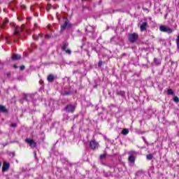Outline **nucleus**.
I'll list each match as a JSON object with an SVG mask.
<instances>
[{
  "label": "nucleus",
  "instance_id": "obj_12",
  "mask_svg": "<svg viewBox=\"0 0 179 179\" xmlns=\"http://www.w3.org/2000/svg\"><path fill=\"white\" fill-rule=\"evenodd\" d=\"M0 111L1 113H8V109L3 106H0Z\"/></svg>",
  "mask_w": 179,
  "mask_h": 179
},
{
  "label": "nucleus",
  "instance_id": "obj_4",
  "mask_svg": "<svg viewBox=\"0 0 179 179\" xmlns=\"http://www.w3.org/2000/svg\"><path fill=\"white\" fill-rule=\"evenodd\" d=\"M136 40H138V34H131L129 35V41H130V43H135Z\"/></svg>",
  "mask_w": 179,
  "mask_h": 179
},
{
  "label": "nucleus",
  "instance_id": "obj_21",
  "mask_svg": "<svg viewBox=\"0 0 179 179\" xmlns=\"http://www.w3.org/2000/svg\"><path fill=\"white\" fill-rule=\"evenodd\" d=\"M3 24H6L7 23H9V20H6L3 22Z\"/></svg>",
  "mask_w": 179,
  "mask_h": 179
},
{
  "label": "nucleus",
  "instance_id": "obj_11",
  "mask_svg": "<svg viewBox=\"0 0 179 179\" xmlns=\"http://www.w3.org/2000/svg\"><path fill=\"white\" fill-rule=\"evenodd\" d=\"M9 169V164L8 162H3V171H6Z\"/></svg>",
  "mask_w": 179,
  "mask_h": 179
},
{
  "label": "nucleus",
  "instance_id": "obj_23",
  "mask_svg": "<svg viewBox=\"0 0 179 179\" xmlns=\"http://www.w3.org/2000/svg\"><path fill=\"white\" fill-rule=\"evenodd\" d=\"M154 61H155V64H160V62H157V58H155Z\"/></svg>",
  "mask_w": 179,
  "mask_h": 179
},
{
  "label": "nucleus",
  "instance_id": "obj_2",
  "mask_svg": "<svg viewBox=\"0 0 179 179\" xmlns=\"http://www.w3.org/2000/svg\"><path fill=\"white\" fill-rule=\"evenodd\" d=\"M72 27V24H70L69 20H65L63 24L61 25V30H65V29H69Z\"/></svg>",
  "mask_w": 179,
  "mask_h": 179
},
{
  "label": "nucleus",
  "instance_id": "obj_30",
  "mask_svg": "<svg viewBox=\"0 0 179 179\" xmlns=\"http://www.w3.org/2000/svg\"><path fill=\"white\" fill-rule=\"evenodd\" d=\"M1 166H2V163L0 162V168H1Z\"/></svg>",
  "mask_w": 179,
  "mask_h": 179
},
{
  "label": "nucleus",
  "instance_id": "obj_16",
  "mask_svg": "<svg viewBox=\"0 0 179 179\" xmlns=\"http://www.w3.org/2000/svg\"><path fill=\"white\" fill-rule=\"evenodd\" d=\"M173 101H175V103H178L179 102L178 96H174L173 97Z\"/></svg>",
  "mask_w": 179,
  "mask_h": 179
},
{
  "label": "nucleus",
  "instance_id": "obj_9",
  "mask_svg": "<svg viewBox=\"0 0 179 179\" xmlns=\"http://www.w3.org/2000/svg\"><path fill=\"white\" fill-rule=\"evenodd\" d=\"M146 27H148V22H143L140 26L141 31H145V30H146Z\"/></svg>",
  "mask_w": 179,
  "mask_h": 179
},
{
  "label": "nucleus",
  "instance_id": "obj_6",
  "mask_svg": "<svg viewBox=\"0 0 179 179\" xmlns=\"http://www.w3.org/2000/svg\"><path fill=\"white\" fill-rule=\"evenodd\" d=\"M24 27V24H22L21 27L19 26L15 27L14 34L16 36L20 33V31H23V28Z\"/></svg>",
  "mask_w": 179,
  "mask_h": 179
},
{
  "label": "nucleus",
  "instance_id": "obj_19",
  "mask_svg": "<svg viewBox=\"0 0 179 179\" xmlns=\"http://www.w3.org/2000/svg\"><path fill=\"white\" fill-rule=\"evenodd\" d=\"M51 8H52V6H51V4H48L46 7L47 10H50V9H51Z\"/></svg>",
  "mask_w": 179,
  "mask_h": 179
},
{
  "label": "nucleus",
  "instance_id": "obj_26",
  "mask_svg": "<svg viewBox=\"0 0 179 179\" xmlns=\"http://www.w3.org/2000/svg\"><path fill=\"white\" fill-rule=\"evenodd\" d=\"M20 69H21V71H23V69H24V66H21Z\"/></svg>",
  "mask_w": 179,
  "mask_h": 179
},
{
  "label": "nucleus",
  "instance_id": "obj_14",
  "mask_svg": "<svg viewBox=\"0 0 179 179\" xmlns=\"http://www.w3.org/2000/svg\"><path fill=\"white\" fill-rule=\"evenodd\" d=\"M48 82H52V80H54V76H52V75L48 76Z\"/></svg>",
  "mask_w": 179,
  "mask_h": 179
},
{
  "label": "nucleus",
  "instance_id": "obj_15",
  "mask_svg": "<svg viewBox=\"0 0 179 179\" xmlns=\"http://www.w3.org/2000/svg\"><path fill=\"white\" fill-rule=\"evenodd\" d=\"M117 94H120V96H122V97H124V96H125V92H124V91H119L117 92Z\"/></svg>",
  "mask_w": 179,
  "mask_h": 179
},
{
  "label": "nucleus",
  "instance_id": "obj_22",
  "mask_svg": "<svg viewBox=\"0 0 179 179\" xmlns=\"http://www.w3.org/2000/svg\"><path fill=\"white\" fill-rule=\"evenodd\" d=\"M10 127H13V128H16V124L15 123H12L10 124Z\"/></svg>",
  "mask_w": 179,
  "mask_h": 179
},
{
  "label": "nucleus",
  "instance_id": "obj_25",
  "mask_svg": "<svg viewBox=\"0 0 179 179\" xmlns=\"http://www.w3.org/2000/svg\"><path fill=\"white\" fill-rule=\"evenodd\" d=\"M101 65H103V62H99V66H101Z\"/></svg>",
  "mask_w": 179,
  "mask_h": 179
},
{
  "label": "nucleus",
  "instance_id": "obj_28",
  "mask_svg": "<svg viewBox=\"0 0 179 179\" xmlns=\"http://www.w3.org/2000/svg\"><path fill=\"white\" fill-rule=\"evenodd\" d=\"M13 68H15V69H16V68H17V66L14 65V66H13Z\"/></svg>",
  "mask_w": 179,
  "mask_h": 179
},
{
  "label": "nucleus",
  "instance_id": "obj_33",
  "mask_svg": "<svg viewBox=\"0 0 179 179\" xmlns=\"http://www.w3.org/2000/svg\"><path fill=\"white\" fill-rule=\"evenodd\" d=\"M2 29H3V26H2Z\"/></svg>",
  "mask_w": 179,
  "mask_h": 179
},
{
  "label": "nucleus",
  "instance_id": "obj_18",
  "mask_svg": "<svg viewBox=\"0 0 179 179\" xmlns=\"http://www.w3.org/2000/svg\"><path fill=\"white\" fill-rule=\"evenodd\" d=\"M174 92H173V90H171V89H169V90H168V91H167V94H173Z\"/></svg>",
  "mask_w": 179,
  "mask_h": 179
},
{
  "label": "nucleus",
  "instance_id": "obj_13",
  "mask_svg": "<svg viewBox=\"0 0 179 179\" xmlns=\"http://www.w3.org/2000/svg\"><path fill=\"white\" fill-rule=\"evenodd\" d=\"M122 135H128V134H129V131L127 129H124L122 131Z\"/></svg>",
  "mask_w": 179,
  "mask_h": 179
},
{
  "label": "nucleus",
  "instance_id": "obj_1",
  "mask_svg": "<svg viewBox=\"0 0 179 179\" xmlns=\"http://www.w3.org/2000/svg\"><path fill=\"white\" fill-rule=\"evenodd\" d=\"M129 158L128 160L130 163H135V160L136 159V152L135 151H130L129 152Z\"/></svg>",
  "mask_w": 179,
  "mask_h": 179
},
{
  "label": "nucleus",
  "instance_id": "obj_31",
  "mask_svg": "<svg viewBox=\"0 0 179 179\" xmlns=\"http://www.w3.org/2000/svg\"><path fill=\"white\" fill-rule=\"evenodd\" d=\"M34 26H35V27H37V24H35V25H34Z\"/></svg>",
  "mask_w": 179,
  "mask_h": 179
},
{
  "label": "nucleus",
  "instance_id": "obj_32",
  "mask_svg": "<svg viewBox=\"0 0 179 179\" xmlns=\"http://www.w3.org/2000/svg\"><path fill=\"white\" fill-rule=\"evenodd\" d=\"M50 26H51V25H50V24H49V25H48V27H50Z\"/></svg>",
  "mask_w": 179,
  "mask_h": 179
},
{
  "label": "nucleus",
  "instance_id": "obj_17",
  "mask_svg": "<svg viewBox=\"0 0 179 179\" xmlns=\"http://www.w3.org/2000/svg\"><path fill=\"white\" fill-rule=\"evenodd\" d=\"M147 159L148 160H152V159H153V155H147Z\"/></svg>",
  "mask_w": 179,
  "mask_h": 179
},
{
  "label": "nucleus",
  "instance_id": "obj_10",
  "mask_svg": "<svg viewBox=\"0 0 179 179\" xmlns=\"http://www.w3.org/2000/svg\"><path fill=\"white\" fill-rule=\"evenodd\" d=\"M20 58H22V56H21L20 55H16V54H15V55H13L12 56L11 59H12L13 61H17V60L20 59Z\"/></svg>",
  "mask_w": 179,
  "mask_h": 179
},
{
  "label": "nucleus",
  "instance_id": "obj_29",
  "mask_svg": "<svg viewBox=\"0 0 179 179\" xmlns=\"http://www.w3.org/2000/svg\"><path fill=\"white\" fill-rule=\"evenodd\" d=\"M6 43H7L8 44L10 43V42H9V41H7Z\"/></svg>",
  "mask_w": 179,
  "mask_h": 179
},
{
  "label": "nucleus",
  "instance_id": "obj_7",
  "mask_svg": "<svg viewBox=\"0 0 179 179\" xmlns=\"http://www.w3.org/2000/svg\"><path fill=\"white\" fill-rule=\"evenodd\" d=\"M66 111L67 113H73L75 111V106L69 105L66 107Z\"/></svg>",
  "mask_w": 179,
  "mask_h": 179
},
{
  "label": "nucleus",
  "instance_id": "obj_5",
  "mask_svg": "<svg viewBox=\"0 0 179 179\" xmlns=\"http://www.w3.org/2000/svg\"><path fill=\"white\" fill-rule=\"evenodd\" d=\"M90 147L91 148V149L94 150V149H97L99 148V143L97 142H96V141L92 140L90 143Z\"/></svg>",
  "mask_w": 179,
  "mask_h": 179
},
{
  "label": "nucleus",
  "instance_id": "obj_3",
  "mask_svg": "<svg viewBox=\"0 0 179 179\" xmlns=\"http://www.w3.org/2000/svg\"><path fill=\"white\" fill-rule=\"evenodd\" d=\"M159 30H160V31H164V33H169V34L173 33V29H171L170 27H166V26H161L159 27Z\"/></svg>",
  "mask_w": 179,
  "mask_h": 179
},
{
  "label": "nucleus",
  "instance_id": "obj_34",
  "mask_svg": "<svg viewBox=\"0 0 179 179\" xmlns=\"http://www.w3.org/2000/svg\"><path fill=\"white\" fill-rule=\"evenodd\" d=\"M82 1H85V0H82Z\"/></svg>",
  "mask_w": 179,
  "mask_h": 179
},
{
  "label": "nucleus",
  "instance_id": "obj_20",
  "mask_svg": "<svg viewBox=\"0 0 179 179\" xmlns=\"http://www.w3.org/2000/svg\"><path fill=\"white\" fill-rule=\"evenodd\" d=\"M101 159H106V154H103L100 156Z\"/></svg>",
  "mask_w": 179,
  "mask_h": 179
},
{
  "label": "nucleus",
  "instance_id": "obj_24",
  "mask_svg": "<svg viewBox=\"0 0 179 179\" xmlns=\"http://www.w3.org/2000/svg\"><path fill=\"white\" fill-rule=\"evenodd\" d=\"M66 52L67 54H71V50H66Z\"/></svg>",
  "mask_w": 179,
  "mask_h": 179
},
{
  "label": "nucleus",
  "instance_id": "obj_27",
  "mask_svg": "<svg viewBox=\"0 0 179 179\" xmlns=\"http://www.w3.org/2000/svg\"><path fill=\"white\" fill-rule=\"evenodd\" d=\"M45 37V38H48V37H50V35H46Z\"/></svg>",
  "mask_w": 179,
  "mask_h": 179
},
{
  "label": "nucleus",
  "instance_id": "obj_8",
  "mask_svg": "<svg viewBox=\"0 0 179 179\" xmlns=\"http://www.w3.org/2000/svg\"><path fill=\"white\" fill-rule=\"evenodd\" d=\"M26 142L29 143L30 148H36V143L31 139L27 138Z\"/></svg>",
  "mask_w": 179,
  "mask_h": 179
}]
</instances>
